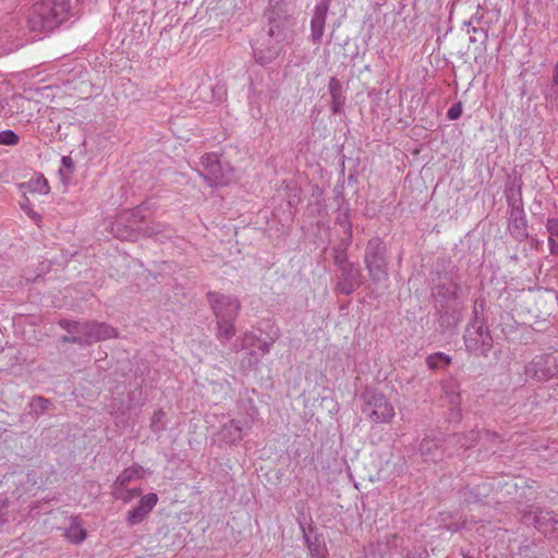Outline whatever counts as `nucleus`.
I'll return each instance as SVG.
<instances>
[{
	"label": "nucleus",
	"instance_id": "423d86ee",
	"mask_svg": "<svg viewBox=\"0 0 558 558\" xmlns=\"http://www.w3.org/2000/svg\"><path fill=\"white\" fill-rule=\"evenodd\" d=\"M288 35L272 29H263L253 45V53L257 63H271L281 52Z\"/></svg>",
	"mask_w": 558,
	"mask_h": 558
},
{
	"label": "nucleus",
	"instance_id": "f03ea898",
	"mask_svg": "<svg viewBox=\"0 0 558 558\" xmlns=\"http://www.w3.org/2000/svg\"><path fill=\"white\" fill-rule=\"evenodd\" d=\"M69 0H41L32 7L27 23L32 32L49 33L68 19Z\"/></svg>",
	"mask_w": 558,
	"mask_h": 558
},
{
	"label": "nucleus",
	"instance_id": "49530a36",
	"mask_svg": "<svg viewBox=\"0 0 558 558\" xmlns=\"http://www.w3.org/2000/svg\"><path fill=\"white\" fill-rule=\"evenodd\" d=\"M247 355H248V360H247L248 366H256L259 362V357H258L256 351H250L247 353Z\"/></svg>",
	"mask_w": 558,
	"mask_h": 558
},
{
	"label": "nucleus",
	"instance_id": "f3484780",
	"mask_svg": "<svg viewBox=\"0 0 558 558\" xmlns=\"http://www.w3.org/2000/svg\"><path fill=\"white\" fill-rule=\"evenodd\" d=\"M508 230L517 241L522 242L527 239V221L523 207L510 208Z\"/></svg>",
	"mask_w": 558,
	"mask_h": 558
},
{
	"label": "nucleus",
	"instance_id": "dca6fc26",
	"mask_svg": "<svg viewBox=\"0 0 558 558\" xmlns=\"http://www.w3.org/2000/svg\"><path fill=\"white\" fill-rule=\"evenodd\" d=\"M329 0H322L314 8L311 20V40L314 45H319L324 35Z\"/></svg>",
	"mask_w": 558,
	"mask_h": 558
},
{
	"label": "nucleus",
	"instance_id": "c03bdc74",
	"mask_svg": "<svg viewBox=\"0 0 558 558\" xmlns=\"http://www.w3.org/2000/svg\"><path fill=\"white\" fill-rule=\"evenodd\" d=\"M61 342L63 343H74L81 345V340L78 339L77 333L65 335L61 337Z\"/></svg>",
	"mask_w": 558,
	"mask_h": 558
},
{
	"label": "nucleus",
	"instance_id": "6e6552de",
	"mask_svg": "<svg viewBox=\"0 0 558 558\" xmlns=\"http://www.w3.org/2000/svg\"><path fill=\"white\" fill-rule=\"evenodd\" d=\"M264 17L267 22V29L281 32L287 35L293 25L289 3L286 0H269Z\"/></svg>",
	"mask_w": 558,
	"mask_h": 558
},
{
	"label": "nucleus",
	"instance_id": "c85d7f7f",
	"mask_svg": "<svg viewBox=\"0 0 558 558\" xmlns=\"http://www.w3.org/2000/svg\"><path fill=\"white\" fill-rule=\"evenodd\" d=\"M426 363L430 369H439L451 363V357L445 353L438 352L429 355Z\"/></svg>",
	"mask_w": 558,
	"mask_h": 558
},
{
	"label": "nucleus",
	"instance_id": "473e14b6",
	"mask_svg": "<svg viewBox=\"0 0 558 558\" xmlns=\"http://www.w3.org/2000/svg\"><path fill=\"white\" fill-rule=\"evenodd\" d=\"M116 499L122 500L124 504L131 502L134 498L140 497L142 495L141 488H132V489H117L112 493Z\"/></svg>",
	"mask_w": 558,
	"mask_h": 558
},
{
	"label": "nucleus",
	"instance_id": "39448f33",
	"mask_svg": "<svg viewBox=\"0 0 558 558\" xmlns=\"http://www.w3.org/2000/svg\"><path fill=\"white\" fill-rule=\"evenodd\" d=\"M361 411L374 424L389 423L395 416V409L387 397L377 390L365 389L360 395Z\"/></svg>",
	"mask_w": 558,
	"mask_h": 558
},
{
	"label": "nucleus",
	"instance_id": "a18cd8bd",
	"mask_svg": "<svg viewBox=\"0 0 558 558\" xmlns=\"http://www.w3.org/2000/svg\"><path fill=\"white\" fill-rule=\"evenodd\" d=\"M9 500L5 495L0 494V526L4 523V517L2 510L8 507Z\"/></svg>",
	"mask_w": 558,
	"mask_h": 558
},
{
	"label": "nucleus",
	"instance_id": "393cba45",
	"mask_svg": "<svg viewBox=\"0 0 558 558\" xmlns=\"http://www.w3.org/2000/svg\"><path fill=\"white\" fill-rule=\"evenodd\" d=\"M463 26L465 27L466 33L470 35V44L485 46L488 38L486 31H484L481 27L474 26L472 20L464 22Z\"/></svg>",
	"mask_w": 558,
	"mask_h": 558
},
{
	"label": "nucleus",
	"instance_id": "3c124183",
	"mask_svg": "<svg viewBox=\"0 0 558 558\" xmlns=\"http://www.w3.org/2000/svg\"><path fill=\"white\" fill-rule=\"evenodd\" d=\"M59 172H60L61 175H64V170L63 169H60Z\"/></svg>",
	"mask_w": 558,
	"mask_h": 558
},
{
	"label": "nucleus",
	"instance_id": "37998d69",
	"mask_svg": "<svg viewBox=\"0 0 558 558\" xmlns=\"http://www.w3.org/2000/svg\"><path fill=\"white\" fill-rule=\"evenodd\" d=\"M463 498H464V501L471 504V502H477L480 501V498L477 495H474L473 494V490L470 489V488H465L463 490Z\"/></svg>",
	"mask_w": 558,
	"mask_h": 558
},
{
	"label": "nucleus",
	"instance_id": "9d476101",
	"mask_svg": "<svg viewBox=\"0 0 558 558\" xmlns=\"http://www.w3.org/2000/svg\"><path fill=\"white\" fill-rule=\"evenodd\" d=\"M207 300L216 316V319H235L241 304L236 298L220 294L217 292H208Z\"/></svg>",
	"mask_w": 558,
	"mask_h": 558
},
{
	"label": "nucleus",
	"instance_id": "2eb2a0df",
	"mask_svg": "<svg viewBox=\"0 0 558 558\" xmlns=\"http://www.w3.org/2000/svg\"><path fill=\"white\" fill-rule=\"evenodd\" d=\"M418 451L425 462L437 463L448 457L440 438L425 437L418 447Z\"/></svg>",
	"mask_w": 558,
	"mask_h": 558
},
{
	"label": "nucleus",
	"instance_id": "c756f323",
	"mask_svg": "<svg viewBox=\"0 0 558 558\" xmlns=\"http://www.w3.org/2000/svg\"><path fill=\"white\" fill-rule=\"evenodd\" d=\"M137 470L135 468H128L123 470L116 478L112 487L114 490L124 489L128 484L135 477Z\"/></svg>",
	"mask_w": 558,
	"mask_h": 558
},
{
	"label": "nucleus",
	"instance_id": "7ed1b4c3",
	"mask_svg": "<svg viewBox=\"0 0 558 558\" xmlns=\"http://www.w3.org/2000/svg\"><path fill=\"white\" fill-rule=\"evenodd\" d=\"M59 325L69 333H77L78 339L81 340V347H88L95 342L118 337L117 329L107 323H99L96 320L81 323L76 320L62 319L59 322Z\"/></svg>",
	"mask_w": 558,
	"mask_h": 558
},
{
	"label": "nucleus",
	"instance_id": "aec40b11",
	"mask_svg": "<svg viewBox=\"0 0 558 558\" xmlns=\"http://www.w3.org/2000/svg\"><path fill=\"white\" fill-rule=\"evenodd\" d=\"M301 529L304 532L305 543L310 550V555L312 558H326L327 547L325 544V539L322 535L314 533L311 527L308 533L305 532L304 526L301 524Z\"/></svg>",
	"mask_w": 558,
	"mask_h": 558
},
{
	"label": "nucleus",
	"instance_id": "bb28decb",
	"mask_svg": "<svg viewBox=\"0 0 558 558\" xmlns=\"http://www.w3.org/2000/svg\"><path fill=\"white\" fill-rule=\"evenodd\" d=\"M546 229L549 233L548 244L550 253L558 255V218H550L546 222Z\"/></svg>",
	"mask_w": 558,
	"mask_h": 558
},
{
	"label": "nucleus",
	"instance_id": "20e7f679",
	"mask_svg": "<svg viewBox=\"0 0 558 558\" xmlns=\"http://www.w3.org/2000/svg\"><path fill=\"white\" fill-rule=\"evenodd\" d=\"M364 264L374 283L388 279V248L380 238L374 236L368 240L365 247Z\"/></svg>",
	"mask_w": 558,
	"mask_h": 558
},
{
	"label": "nucleus",
	"instance_id": "5701e85b",
	"mask_svg": "<svg viewBox=\"0 0 558 558\" xmlns=\"http://www.w3.org/2000/svg\"><path fill=\"white\" fill-rule=\"evenodd\" d=\"M220 439L227 444L234 445L242 440L243 432L242 426L235 420H230L222 425L220 432Z\"/></svg>",
	"mask_w": 558,
	"mask_h": 558
},
{
	"label": "nucleus",
	"instance_id": "de8ad7c7",
	"mask_svg": "<svg viewBox=\"0 0 558 558\" xmlns=\"http://www.w3.org/2000/svg\"><path fill=\"white\" fill-rule=\"evenodd\" d=\"M553 73L556 74V82H558V61L554 65Z\"/></svg>",
	"mask_w": 558,
	"mask_h": 558
},
{
	"label": "nucleus",
	"instance_id": "7c9ffc66",
	"mask_svg": "<svg viewBox=\"0 0 558 558\" xmlns=\"http://www.w3.org/2000/svg\"><path fill=\"white\" fill-rule=\"evenodd\" d=\"M545 98L550 108L558 110V82H556V74L553 73L551 83L547 86Z\"/></svg>",
	"mask_w": 558,
	"mask_h": 558
},
{
	"label": "nucleus",
	"instance_id": "f8f14e48",
	"mask_svg": "<svg viewBox=\"0 0 558 558\" xmlns=\"http://www.w3.org/2000/svg\"><path fill=\"white\" fill-rule=\"evenodd\" d=\"M526 376L536 380H547L558 374L554 354L536 355L526 366Z\"/></svg>",
	"mask_w": 558,
	"mask_h": 558
},
{
	"label": "nucleus",
	"instance_id": "a211bd4d",
	"mask_svg": "<svg viewBox=\"0 0 558 558\" xmlns=\"http://www.w3.org/2000/svg\"><path fill=\"white\" fill-rule=\"evenodd\" d=\"M440 282L435 287L434 294L446 301H453L458 299L460 291V279L457 274L448 272L440 277Z\"/></svg>",
	"mask_w": 558,
	"mask_h": 558
},
{
	"label": "nucleus",
	"instance_id": "9b49d317",
	"mask_svg": "<svg viewBox=\"0 0 558 558\" xmlns=\"http://www.w3.org/2000/svg\"><path fill=\"white\" fill-rule=\"evenodd\" d=\"M199 174L210 186L225 185L229 181L228 170L221 166L218 156L206 154L202 157Z\"/></svg>",
	"mask_w": 558,
	"mask_h": 558
},
{
	"label": "nucleus",
	"instance_id": "c9c22d12",
	"mask_svg": "<svg viewBox=\"0 0 558 558\" xmlns=\"http://www.w3.org/2000/svg\"><path fill=\"white\" fill-rule=\"evenodd\" d=\"M165 229V226L160 222H150L146 227L142 226V232L140 233V236H155L161 233Z\"/></svg>",
	"mask_w": 558,
	"mask_h": 558
},
{
	"label": "nucleus",
	"instance_id": "ea45409f",
	"mask_svg": "<svg viewBox=\"0 0 558 558\" xmlns=\"http://www.w3.org/2000/svg\"><path fill=\"white\" fill-rule=\"evenodd\" d=\"M163 416L165 412L161 409H158L157 411L154 412L150 424L151 429L154 432H158L160 429L159 427H157V424L163 418Z\"/></svg>",
	"mask_w": 558,
	"mask_h": 558
},
{
	"label": "nucleus",
	"instance_id": "2f4dec72",
	"mask_svg": "<svg viewBox=\"0 0 558 558\" xmlns=\"http://www.w3.org/2000/svg\"><path fill=\"white\" fill-rule=\"evenodd\" d=\"M66 537L74 544L83 542L86 537V531L74 520L65 533Z\"/></svg>",
	"mask_w": 558,
	"mask_h": 558
},
{
	"label": "nucleus",
	"instance_id": "f704fd0d",
	"mask_svg": "<svg viewBox=\"0 0 558 558\" xmlns=\"http://www.w3.org/2000/svg\"><path fill=\"white\" fill-rule=\"evenodd\" d=\"M438 320L442 327L449 328L456 326L459 322V317L454 312L449 313L448 311H438Z\"/></svg>",
	"mask_w": 558,
	"mask_h": 558
},
{
	"label": "nucleus",
	"instance_id": "cd10ccee",
	"mask_svg": "<svg viewBox=\"0 0 558 558\" xmlns=\"http://www.w3.org/2000/svg\"><path fill=\"white\" fill-rule=\"evenodd\" d=\"M233 320L217 319V337L219 339L230 340L235 335Z\"/></svg>",
	"mask_w": 558,
	"mask_h": 558
},
{
	"label": "nucleus",
	"instance_id": "412c9836",
	"mask_svg": "<svg viewBox=\"0 0 558 558\" xmlns=\"http://www.w3.org/2000/svg\"><path fill=\"white\" fill-rule=\"evenodd\" d=\"M505 195L509 208L523 207L521 178L514 177L507 182Z\"/></svg>",
	"mask_w": 558,
	"mask_h": 558
},
{
	"label": "nucleus",
	"instance_id": "79ce46f5",
	"mask_svg": "<svg viewBox=\"0 0 558 558\" xmlns=\"http://www.w3.org/2000/svg\"><path fill=\"white\" fill-rule=\"evenodd\" d=\"M62 167L66 171V174H71L74 171V162L70 156L62 157Z\"/></svg>",
	"mask_w": 558,
	"mask_h": 558
},
{
	"label": "nucleus",
	"instance_id": "b1692460",
	"mask_svg": "<svg viewBox=\"0 0 558 558\" xmlns=\"http://www.w3.org/2000/svg\"><path fill=\"white\" fill-rule=\"evenodd\" d=\"M277 338H278V335L275 333L274 336L270 337L269 340H260V339L256 338L253 333H245L244 339H243V342H244L243 347L245 348L248 345H257L263 354H267V353H269V351Z\"/></svg>",
	"mask_w": 558,
	"mask_h": 558
},
{
	"label": "nucleus",
	"instance_id": "4468645a",
	"mask_svg": "<svg viewBox=\"0 0 558 558\" xmlns=\"http://www.w3.org/2000/svg\"><path fill=\"white\" fill-rule=\"evenodd\" d=\"M158 502V496L155 493H148L142 496L137 505L126 513L125 521L130 526L142 523L151 512Z\"/></svg>",
	"mask_w": 558,
	"mask_h": 558
},
{
	"label": "nucleus",
	"instance_id": "e433bc0d",
	"mask_svg": "<svg viewBox=\"0 0 558 558\" xmlns=\"http://www.w3.org/2000/svg\"><path fill=\"white\" fill-rule=\"evenodd\" d=\"M20 141L19 135L12 130H5L0 132V145L13 146Z\"/></svg>",
	"mask_w": 558,
	"mask_h": 558
},
{
	"label": "nucleus",
	"instance_id": "a878e982",
	"mask_svg": "<svg viewBox=\"0 0 558 558\" xmlns=\"http://www.w3.org/2000/svg\"><path fill=\"white\" fill-rule=\"evenodd\" d=\"M51 405L52 403L50 400L41 396L34 397L29 403V414H32L34 418L37 420L40 415L46 413L51 408Z\"/></svg>",
	"mask_w": 558,
	"mask_h": 558
},
{
	"label": "nucleus",
	"instance_id": "09e8293b",
	"mask_svg": "<svg viewBox=\"0 0 558 558\" xmlns=\"http://www.w3.org/2000/svg\"><path fill=\"white\" fill-rule=\"evenodd\" d=\"M463 436H465V438L463 439V441H468L470 442L472 440V436H471V430L466 434H462Z\"/></svg>",
	"mask_w": 558,
	"mask_h": 558
},
{
	"label": "nucleus",
	"instance_id": "72a5a7b5",
	"mask_svg": "<svg viewBox=\"0 0 558 558\" xmlns=\"http://www.w3.org/2000/svg\"><path fill=\"white\" fill-rule=\"evenodd\" d=\"M336 223H338L343 229V232L349 238L352 236V223L349 219L348 209L338 211V215L336 217Z\"/></svg>",
	"mask_w": 558,
	"mask_h": 558
},
{
	"label": "nucleus",
	"instance_id": "58836bf2",
	"mask_svg": "<svg viewBox=\"0 0 558 558\" xmlns=\"http://www.w3.org/2000/svg\"><path fill=\"white\" fill-rule=\"evenodd\" d=\"M462 114V106L460 102L452 105L447 112V118L449 120H457Z\"/></svg>",
	"mask_w": 558,
	"mask_h": 558
},
{
	"label": "nucleus",
	"instance_id": "4c0bfd02",
	"mask_svg": "<svg viewBox=\"0 0 558 558\" xmlns=\"http://www.w3.org/2000/svg\"><path fill=\"white\" fill-rule=\"evenodd\" d=\"M333 262L337 265L338 269H341L344 265H351L352 263L348 260L347 252L340 247L333 250Z\"/></svg>",
	"mask_w": 558,
	"mask_h": 558
},
{
	"label": "nucleus",
	"instance_id": "ddd939ff",
	"mask_svg": "<svg viewBox=\"0 0 558 558\" xmlns=\"http://www.w3.org/2000/svg\"><path fill=\"white\" fill-rule=\"evenodd\" d=\"M339 272L336 290L340 294L350 295L361 287L362 272L356 264L344 265Z\"/></svg>",
	"mask_w": 558,
	"mask_h": 558
},
{
	"label": "nucleus",
	"instance_id": "0eeeda50",
	"mask_svg": "<svg viewBox=\"0 0 558 558\" xmlns=\"http://www.w3.org/2000/svg\"><path fill=\"white\" fill-rule=\"evenodd\" d=\"M142 206L120 213L111 223L112 233L121 240L136 241L145 220Z\"/></svg>",
	"mask_w": 558,
	"mask_h": 558
},
{
	"label": "nucleus",
	"instance_id": "6ab92c4d",
	"mask_svg": "<svg viewBox=\"0 0 558 558\" xmlns=\"http://www.w3.org/2000/svg\"><path fill=\"white\" fill-rule=\"evenodd\" d=\"M478 434L480 433L476 430H471L472 440L470 442L463 441L465 436L460 434H452L440 439L441 442L444 444V447L446 448L448 457H451L458 453L460 449H469L473 447L478 439Z\"/></svg>",
	"mask_w": 558,
	"mask_h": 558
},
{
	"label": "nucleus",
	"instance_id": "a19ab883",
	"mask_svg": "<svg viewBox=\"0 0 558 558\" xmlns=\"http://www.w3.org/2000/svg\"><path fill=\"white\" fill-rule=\"evenodd\" d=\"M35 190L39 192L40 194H47L49 193V184L45 178H40L35 182Z\"/></svg>",
	"mask_w": 558,
	"mask_h": 558
},
{
	"label": "nucleus",
	"instance_id": "8fccbe9b",
	"mask_svg": "<svg viewBox=\"0 0 558 558\" xmlns=\"http://www.w3.org/2000/svg\"><path fill=\"white\" fill-rule=\"evenodd\" d=\"M462 527H468V522H466V520H465V521H463V523H462Z\"/></svg>",
	"mask_w": 558,
	"mask_h": 558
},
{
	"label": "nucleus",
	"instance_id": "1a4fd4ad",
	"mask_svg": "<svg viewBox=\"0 0 558 558\" xmlns=\"http://www.w3.org/2000/svg\"><path fill=\"white\" fill-rule=\"evenodd\" d=\"M525 521L532 519L534 527L548 538H558V514L554 511L533 510V506H526L520 510Z\"/></svg>",
	"mask_w": 558,
	"mask_h": 558
},
{
	"label": "nucleus",
	"instance_id": "f257e3e1",
	"mask_svg": "<svg viewBox=\"0 0 558 558\" xmlns=\"http://www.w3.org/2000/svg\"><path fill=\"white\" fill-rule=\"evenodd\" d=\"M466 351L476 356H487L494 345V339L487 326L485 301H474L473 314L463 335Z\"/></svg>",
	"mask_w": 558,
	"mask_h": 558
},
{
	"label": "nucleus",
	"instance_id": "4be33fe9",
	"mask_svg": "<svg viewBox=\"0 0 558 558\" xmlns=\"http://www.w3.org/2000/svg\"><path fill=\"white\" fill-rule=\"evenodd\" d=\"M328 89L331 97L330 109L332 113L339 114L343 111L345 105V96L342 90V84L337 77H330Z\"/></svg>",
	"mask_w": 558,
	"mask_h": 558
}]
</instances>
